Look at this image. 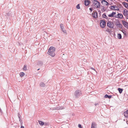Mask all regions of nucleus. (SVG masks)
<instances>
[{
  "mask_svg": "<svg viewBox=\"0 0 128 128\" xmlns=\"http://www.w3.org/2000/svg\"><path fill=\"white\" fill-rule=\"evenodd\" d=\"M123 33H124V34H125V35H126V33L124 34V32H123Z\"/></svg>",
  "mask_w": 128,
  "mask_h": 128,
  "instance_id": "4c0bfd02",
  "label": "nucleus"
},
{
  "mask_svg": "<svg viewBox=\"0 0 128 128\" xmlns=\"http://www.w3.org/2000/svg\"><path fill=\"white\" fill-rule=\"evenodd\" d=\"M82 128V127H81V128Z\"/></svg>",
  "mask_w": 128,
  "mask_h": 128,
  "instance_id": "ea45409f",
  "label": "nucleus"
},
{
  "mask_svg": "<svg viewBox=\"0 0 128 128\" xmlns=\"http://www.w3.org/2000/svg\"><path fill=\"white\" fill-rule=\"evenodd\" d=\"M91 69H92V70H94V71H96V70L94 69V68H92V67L91 68Z\"/></svg>",
  "mask_w": 128,
  "mask_h": 128,
  "instance_id": "473e14b6",
  "label": "nucleus"
},
{
  "mask_svg": "<svg viewBox=\"0 0 128 128\" xmlns=\"http://www.w3.org/2000/svg\"><path fill=\"white\" fill-rule=\"evenodd\" d=\"M103 17L106 19H108V18L107 16H106V15L105 14H104L102 15Z\"/></svg>",
  "mask_w": 128,
  "mask_h": 128,
  "instance_id": "4be33fe9",
  "label": "nucleus"
},
{
  "mask_svg": "<svg viewBox=\"0 0 128 128\" xmlns=\"http://www.w3.org/2000/svg\"><path fill=\"white\" fill-rule=\"evenodd\" d=\"M90 10L92 12V8H90Z\"/></svg>",
  "mask_w": 128,
  "mask_h": 128,
  "instance_id": "72a5a7b5",
  "label": "nucleus"
},
{
  "mask_svg": "<svg viewBox=\"0 0 128 128\" xmlns=\"http://www.w3.org/2000/svg\"><path fill=\"white\" fill-rule=\"evenodd\" d=\"M96 125L95 122H92V124L91 128H95Z\"/></svg>",
  "mask_w": 128,
  "mask_h": 128,
  "instance_id": "dca6fc26",
  "label": "nucleus"
},
{
  "mask_svg": "<svg viewBox=\"0 0 128 128\" xmlns=\"http://www.w3.org/2000/svg\"><path fill=\"white\" fill-rule=\"evenodd\" d=\"M45 86V84L43 82L41 83L40 84V86L42 87H44Z\"/></svg>",
  "mask_w": 128,
  "mask_h": 128,
  "instance_id": "bb28decb",
  "label": "nucleus"
},
{
  "mask_svg": "<svg viewBox=\"0 0 128 128\" xmlns=\"http://www.w3.org/2000/svg\"><path fill=\"white\" fill-rule=\"evenodd\" d=\"M112 96H108V98H111L112 97Z\"/></svg>",
  "mask_w": 128,
  "mask_h": 128,
  "instance_id": "7c9ffc66",
  "label": "nucleus"
},
{
  "mask_svg": "<svg viewBox=\"0 0 128 128\" xmlns=\"http://www.w3.org/2000/svg\"><path fill=\"white\" fill-rule=\"evenodd\" d=\"M110 8L112 10H120V8L118 6L116 5L111 6H110Z\"/></svg>",
  "mask_w": 128,
  "mask_h": 128,
  "instance_id": "423d86ee",
  "label": "nucleus"
},
{
  "mask_svg": "<svg viewBox=\"0 0 128 128\" xmlns=\"http://www.w3.org/2000/svg\"><path fill=\"white\" fill-rule=\"evenodd\" d=\"M110 1H112L113 0H110Z\"/></svg>",
  "mask_w": 128,
  "mask_h": 128,
  "instance_id": "58836bf2",
  "label": "nucleus"
},
{
  "mask_svg": "<svg viewBox=\"0 0 128 128\" xmlns=\"http://www.w3.org/2000/svg\"><path fill=\"white\" fill-rule=\"evenodd\" d=\"M55 110H62L64 108L63 106H57L55 108Z\"/></svg>",
  "mask_w": 128,
  "mask_h": 128,
  "instance_id": "2eb2a0df",
  "label": "nucleus"
},
{
  "mask_svg": "<svg viewBox=\"0 0 128 128\" xmlns=\"http://www.w3.org/2000/svg\"><path fill=\"white\" fill-rule=\"evenodd\" d=\"M118 90L119 92L121 94L122 93L123 90V89L119 88H118Z\"/></svg>",
  "mask_w": 128,
  "mask_h": 128,
  "instance_id": "6ab92c4d",
  "label": "nucleus"
},
{
  "mask_svg": "<svg viewBox=\"0 0 128 128\" xmlns=\"http://www.w3.org/2000/svg\"><path fill=\"white\" fill-rule=\"evenodd\" d=\"M123 12L125 16H128V11L126 9L124 10Z\"/></svg>",
  "mask_w": 128,
  "mask_h": 128,
  "instance_id": "f8f14e48",
  "label": "nucleus"
},
{
  "mask_svg": "<svg viewBox=\"0 0 128 128\" xmlns=\"http://www.w3.org/2000/svg\"><path fill=\"white\" fill-rule=\"evenodd\" d=\"M123 18V16L122 14L121 13H118L117 16H116V18H119L120 19H122Z\"/></svg>",
  "mask_w": 128,
  "mask_h": 128,
  "instance_id": "ddd939ff",
  "label": "nucleus"
},
{
  "mask_svg": "<svg viewBox=\"0 0 128 128\" xmlns=\"http://www.w3.org/2000/svg\"><path fill=\"white\" fill-rule=\"evenodd\" d=\"M117 37L119 39H121L122 38V36L121 34H118L117 35Z\"/></svg>",
  "mask_w": 128,
  "mask_h": 128,
  "instance_id": "412c9836",
  "label": "nucleus"
},
{
  "mask_svg": "<svg viewBox=\"0 0 128 128\" xmlns=\"http://www.w3.org/2000/svg\"><path fill=\"white\" fill-rule=\"evenodd\" d=\"M108 96L107 94H106L104 96V97L105 98H108Z\"/></svg>",
  "mask_w": 128,
  "mask_h": 128,
  "instance_id": "c85d7f7f",
  "label": "nucleus"
},
{
  "mask_svg": "<svg viewBox=\"0 0 128 128\" xmlns=\"http://www.w3.org/2000/svg\"><path fill=\"white\" fill-rule=\"evenodd\" d=\"M107 26L110 28H113L114 27V24L112 22L109 21L107 23Z\"/></svg>",
  "mask_w": 128,
  "mask_h": 128,
  "instance_id": "20e7f679",
  "label": "nucleus"
},
{
  "mask_svg": "<svg viewBox=\"0 0 128 128\" xmlns=\"http://www.w3.org/2000/svg\"><path fill=\"white\" fill-rule=\"evenodd\" d=\"M106 24V21L104 20H100V25L101 27L102 28H104Z\"/></svg>",
  "mask_w": 128,
  "mask_h": 128,
  "instance_id": "7ed1b4c3",
  "label": "nucleus"
},
{
  "mask_svg": "<svg viewBox=\"0 0 128 128\" xmlns=\"http://www.w3.org/2000/svg\"><path fill=\"white\" fill-rule=\"evenodd\" d=\"M55 48L53 46L50 47L48 50V54L52 57H54L55 55Z\"/></svg>",
  "mask_w": 128,
  "mask_h": 128,
  "instance_id": "f257e3e1",
  "label": "nucleus"
},
{
  "mask_svg": "<svg viewBox=\"0 0 128 128\" xmlns=\"http://www.w3.org/2000/svg\"><path fill=\"white\" fill-rule=\"evenodd\" d=\"M38 122L40 124L41 126H42L44 124V122H43L42 121H39Z\"/></svg>",
  "mask_w": 128,
  "mask_h": 128,
  "instance_id": "aec40b11",
  "label": "nucleus"
},
{
  "mask_svg": "<svg viewBox=\"0 0 128 128\" xmlns=\"http://www.w3.org/2000/svg\"><path fill=\"white\" fill-rule=\"evenodd\" d=\"M76 8L78 9H80V5L79 4H78L76 6Z\"/></svg>",
  "mask_w": 128,
  "mask_h": 128,
  "instance_id": "cd10ccee",
  "label": "nucleus"
},
{
  "mask_svg": "<svg viewBox=\"0 0 128 128\" xmlns=\"http://www.w3.org/2000/svg\"><path fill=\"white\" fill-rule=\"evenodd\" d=\"M25 75V74L23 72H21L20 74V76L21 77H22Z\"/></svg>",
  "mask_w": 128,
  "mask_h": 128,
  "instance_id": "5701e85b",
  "label": "nucleus"
},
{
  "mask_svg": "<svg viewBox=\"0 0 128 128\" xmlns=\"http://www.w3.org/2000/svg\"><path fill=\"white\" fill-rule=\"evenodd\" d=\"M84 3L86 6H88L90 3V1L89 0H85Z\"/></svg>",
  "mask_w": 128,
  "mask_h": 128,
  "instance_id": "4468645a",
  "label": "nucleus"
},
{
  "mask_svg": "<svg viewBox=\"0 0 128 128\" xmlns=\"http://www.w3.org/2000/svg\"><path fill=\"white\" fill-rule=\"evenodd\" d=\"M124 116L126 118L128 117V114L126 113V112H124Z\"/></svg>",
  "mask_w": 128,
  "mask_h": 128,
  "instance_id": "b1692460",
  "label": "nucleus"
},
{
  "mask_svg": "<svg viewBox=\"0 0 128 128\" xmlns=\"http://www.w3.org/2000/svg\"><path fill=\"white\" fill-rule=\"evenodd\" d=\"M115 24L116 26H117L118 27L121 28L122 26V25L120 23V21L118 20H117L116 21Z\"/></svg>",
  "mask_w": 128,
  "mask_h": 128,
  "instance_id": "0eeeda50",
  "label": "nucleus"
},
{
  "mask_svg": "<svg viewBox=\"0 0 128 128\" xmlns=\"http://www.w3.org/2000/svg\"><path fill=\"white\" fill-rule=\"evenodd\" d=\"M39 69H38V70Z\"/></svg>",
  "mask_w": 128,
  "mask_h": 128,
  "instance_id": "a19ab883",
  "label": "nucleus"
},
{
  "mask_svg": "<svg viewBox=\"0 0 128 128\" xmlns=\"http://www.w3.org/2000/svg\"><path fill=\"white\" fill-rule=\"evenodd\" d=\"M127 2H128V0H125Z\"/></svg>",
  "mask_w": 128,
  "mask_h": 128,
  "instance_id": "e433bc0d",
  "label": "nucleus"
},
{
  "mask_svg": "<svg viewBox=\"0 0 128 128\" xmlns=\"http://www.w3.org/2000/svg\"><path fill=\"white\" fill-rule=\"evenodd\" d=\"M60 26L62 30L64 29V25L63 24H60Z\"/></svg>",
  "mask_w": 128,
  "mask_h": 128,
  "instance_id": "393cba45",
  "label": "nucleus"
},
{
  "mask_svg": "<svg viewBox=\"0 0 128 128\" xmlns=\"http://www.w3.org/2000/svg\"><path fill=\"white\" fill-rule=\"evenodd\" d=\"M20 128H24V127L23 126H21Z\"/></svg>",
  "mask_w": 128,
  "mask_h": 128,
  "instance_id": "f704fd0d",
  "label": "nucleus"
},
{
  "mask_svg": "<svg viewBox=\"0 0 128 128\" xmlns=\"http://www.w3.org/2000/svg\"><path fill=\"white\" fill-rule=\"evenodd\" d=\"M101 2L104 6H108L109 4L105 0H102Z\"/></svg>",
  "mask_w": 128,
  "mask_h": 128,
  "instance_id": "1a4fd4ad",
  "label": "nucleus"
},
{
  "mask_svg": "<svg viewBox=\"0 0 128 128\" xmlns=\"http://www.w3.org/2000/svg\"><path fill=\"white\" fill-rule=\"evenodd\" d=\"M63 32L64 33H66V31L65 30H62Z\"/></svg>",
  "mask_w": 128,
  "mask_h": 128,
  "instance_id": "2f4dec72",
  "label": "nucleus"
},
{
  "mask_svg": "<svg viewBox=\"0 0 128 128\" xmlns=\"http://www.w3.org/2000/svg\"><path fill=\"white\" fill-rule=\"evenodd\" d=\"M122 23L123 25L125 27V26H126L128 24V23L127 22H126L125 21H122Z\"/></svg>",
  "mask_w": 128,
  "mask_h": 128,
  "instance_id": "f3484780",
  "label": "nucleus"
},
{
  "mask_svg": "<svg viewBox=\"0 0 128 128\" xmlns=\"http://www.w3.org/2000/svg\"><path fill=\"white\" fill-rule=\"evenodd\" d=\"M78 127L80 128L82 127L81 125L80 124H78Z\"/></svg>",
  "mask_w": 128,
  "mask_h": 128,
  "instance_id": "c756f323",
  "label": "nucleus"
},
{
  "mask_svg": "<svg viewBox=\"0 0 128 128\" xmlns=\"http://www.w3.org/2000/svg\"><path fill=\"white\" fill-rule=\"evenodd\" d=\"M126 112L128 114V110H127Z\"/></svg>",
  "mask_w": 128,
  "mask_h": 128,
  "instance_id": "c9c22d12",
  "label": "nucleus"
},
{
  "mask_svg": "<svg viewBox=\"0 0 128 128\" xmlns=\"http://www.w3.org/2000/svg\"><path fill=\"white\" fill-rule=\"evenodd\" d=\"M100 8L101 9V10L102 12H104L105 11V10L104 9V6H102L100 7Z\"/></svg>",
  "mask_w": 128,
  "mask_h": 128,
  "instance_id": "a211bd4d",
  "label": "nucleus"
},
{
  "mask_svg": "<svg viewBox=\"0 0 128 128\" xmlns=\"http://www.w3.org/2000/svg\"><path fill=\"white\" fill-rule=\"evenodd\" d=\"M127 18L128 19V18Z\"/></svg>",
  "mask_w": 128,
  "mask_h": 128,
  "instance_id": "79ce46f5",
  "label": "nucleus"
},
{
  "mask_svg": "<svg viewBox=\"0 0 128 128\" xmlns=\"http://www.w3.org/2000/svg\"><path fill=\"white\" fill-rule=\"evenodd\" d=\"M92 16L94 18H97L98 16V14L96 12L94 11L92 14Z\"/></svg>",
  "mask_w": 128,
  "mask_h": 128,
  "instance_id": "9d476101",
  "label": "nucleus"
},
{
  "mask_svg": "<svg viewBox=\"0 0 128 128\" xmlns=\"http://www.w3.org/2000/svg\"><path fill=\"white\" fill-rule=\"evenodd\" d=\"M116 12H113L111 13L110 14L108 15V17L111 18H115L116 17Z\"/></svg>",
  "mask_w": 128,
  "mask_h": 128,
  "instance_id": "6e6552de",
  "label": "nucleus"
},
{
  "mask_svg": "<svg viewBox=\"0 0 128 128\" xmlns=\"http://www.w3.org/2000/svg\"><path fill=\"white\" fill-rule=\"evenodd\" d=\"M82 95V93L79 90H76L75 92V95L76 97H79Z\"/></svg>",
  "mask_w": 128,
  "mask_h": 128,
  "instance_id": "39448f33",
  "label": "nucleus"
},
{
  "mask_svg": "<svg viewBox=\"0 0 128 128\" xmlns=\"http://www.w3.org/2000/svg\"><path fill=\"white\" fill-rule=\"evenodd\" d=\"M123 6L126 8L128 9V3L125 2H123L122 3Z\"/></svg>",
  "mask_w": 128,
  "mask_h": 128,
  "instance_id": "9b49d317",
  "label": "nucleus"
},
{
  "mask_svg": "<svg viewBox=\"0 0 128 128\" xmlns=\"http://www.w3.org/2000/svg\"><path fill=\"white\" fill-rule=\"evenodd\" d=\"M23 70H27L26 66L25 65L24 66V67L23 68Z\"/></svg>",
  "mask_w": 128,
  "mask_h": 128,
  "instance_id": "a878e982",
  "label": "nucleus"
},
{
  "mask_svg": "<svg viewBox=\"0 0 128 128\" xmlns=\"http://www.w3.org/2000/svg\"><path fill=\"white\" fill-rule=\"evenodd\" d=\"M92 5L95 8H99L100 7V3L96 0H94Z\"/></svg>",
  "mask_w": 128,
  "mask_h": 128,
  "instance_id": "f03ea898",
  "label": "nucleus"
}]
</instances>
